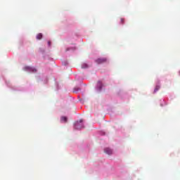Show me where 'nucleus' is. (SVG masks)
Wrapping results in <instances>:
<instances>
[{"mask_svg":"<svg viewBox=\"0 0 180 180\" xmlns=\"http://www.w3.org/2000/svg\"><path fill=\"white\" fill-rule=\"evenodd\" d=\"M88 66L86 65H83L82 66V68H86Z\"/></svg>","mask_w":180,"mask_h":180,"instance_id":"1a4fd4ad","label":"nucleus"},{"mask_svg":"<svg viewBox=\"0 0 180 180\" xmlns=\"http://www.w3.org/2000/svg\"><path fill=\"white\" fill-rule=\"evenodd\" d=\"M179 75H180V71L179 72Z\"/></svg>","mask_w":180,"mask_h":180,"instance_id":"9b49d317","label":"nucleus"},{"mask_svg":"<svg viewBox=\"0 0 180 180\" xmlns=\"http://www.w3.org/2000/svg\"><path fill=\"white\" fill-rule=\"evenodd\" d=\"M49 46H51V42L50 41H48Z\"/></svg>","mask_w":180,"mask_h":180,"instance_id":"9d476101","label":"nucleus"},{"mask_svg":"<svg viewBox=\"0 0 180 180\" xmlns=\"http://www.w3.org/2000/svg\"><path fill=\"white\" fill-rule=\"evenodd\" d=\"M120 20H121V23H122V24L124 23V19L121 18Z\"/></svg>","mask_w":180,"mask_h":180,"instance_id":"6e6552de","label":"nucleus"},{"mask_svg":"<svg viewBox=\"0 0 180 180\" xmlns=\"http://www.w3.org/2000/svg\"><path fill=\"white\" fill-rule=\"evenodd\" d=\"M106 58H100L96 60V63H97V64H103V63H106Z\"/></svg>","mask_w":180,"mask_h":180,"instance_id":"f257e3e1","label":"nucleus"},{"mask_svg":"<svg viewBox=\"0 0 180 180\" xmlns=\"http://www.w3.org/2000/svg\"><path fill=\"white\" fill-rule=\"evenodd\" d=\"M160 89V86H156L154 90V92H157Z\"/></svg>","mask_w":180,"mask_h":180,"instance_id":"0eeeda50","label":"nucleus"},{"mask_svg":"<svg viewBox=\"0 0 180 180\" xmlns=\"http://www.w3.org/2000/svg\"><path fill=\"white\" fill-rule=\"evenodd\" d=\"M68 119L67 118V117H61L60 118V121L61 122H64V123H67Z\"/></svg>","mask_w":180,"mask_h":180,"instance_id":"20e7f679","label":"nucleus"},{"mask_svg":"<svg viewBox=\"0 0 180 180\" xmlns=\"http://www.w3.org/2000/svg\"><path fill=\"white\" fill-rule=\"evenodd\" d=\"M37 40H41L43 39V34L41 33H39L37 35Z\"/></svg>","mask_w":180,"mask_h":180,"instance_id":"39448f33","label":"nucleus"},{"mask_svg":"<svg viewBox=\"0 0 180 180\" xmlns=\"http://www.w3.org/2000/svg\"><path fill=\"white\" fill-rule=\"evenodd\" d=\"M104 151H105V153L106 154H108V155H110L112 154V149H110V148H105V149L104 150Z\"/></svg>","mask_w":180,"mask_h":180,"instance_id":"7ed1b4c3","label":"nucleus"},{"mask_svg":"<svg viewBox=\"0 0 180 180\" xmlns=\"http://www.w3.org/2000/svg\"><path fill=\"white\" fill-rule=\"evenodd\" d=\"M83 120H80L79 122H75V126L76 127H78V124H79V123H82Z\"/></svg>","mask_w":180,"mask_h":180,"instance_id":"423d86ee","label":"nucleus"},{"mask_svg":"<svg viewBox=\"0 0 180 180\" xmlns=\"http://www.w3.org/2000/svg\"><path fill=\"white\" fill-rule=\"evenodd\" d=\"M25 71H30L31 72H37V70L36 68H32L30 66H26L25 68Z\"/></svg>","mask_w":180,"mask_h":180,"instance_id":"f03ea898","label":"nucleus"}]
</instances>
